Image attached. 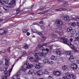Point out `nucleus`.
Segmentation results:
<instances>
[{
  "mask_svg": "<svg viewBox=\"0 0 79 79\" xmlns=\"http://www.w3.org/2000/svg\"><path fill=\"white\" fill-rule=\"evenodd\" d=\"M76 35L77 36V37H79V31L76 33Z\"/></svg>",
  "mask_w": 79,
  "mask_h": 79,
  "instance_id": "obj_52",
  "label": "nucleus"
},
{
  "mask_svg": "<svg viewBox=\"0 0 79 79\" xmlns=\"http://www.w3.org/2000/svg\"><path fill=\"white\" fill-rule=\"evenodd\" d=\"M74 16H73V15H71L70 16V18H71V20H75V18H74Z\"/></svg>",
  "mask_w": 79,
  "mask_h": 79,
  "instance_id": "obj_36",
  "label": "nucleus"
},
{
  "mask_svg": "<svg viewBox=\"0 0 79 79\" xmlns=\"http://www.w3.org/2000/svg\"><path fill=\"white\" fill-rule=\"evenodd\" d=\"M41 29H44V27L43 25H42L41 26Z\"/></svg>",
  "mask_w": 79,
  "mask_h": 79,
  "instance_id": "obj_54",
  "label": "nucleus"
},
{
  "mask_svg": "<svg viewBox=\"0 0 79 79\" xmlns=\"http://www.w3.org/2000/svg\"><path fill=\"white\" fill-rule=\"evenodd\" d=\"M5 77V79H7V77L6 76H5V77L2 76V79H4Z\"/></svg>",
  "mask_w": 79,
  "mask_h": 79,
  "instance_id": "obj_49",
  "label": "nucleus"
},
{
  "mask_svg": "<svg viewBox=\"0 0 79 79\" xmlns=\"http://www.w3.org/2000/svg\"><path fill=\"white\" fill-rule=\"evenodd\" d=\"M58 34L60 35H63V34L64 33L63 32H58Z\"/></svg>",
  "mask_w": 79,
  "mask_h": 79,
  "instance_id": "obj_45",
  "label": "nucleus"
},
{
  "mask_svg": "<svg viewBox=\"0 0 79 79\" xmlns=\"http://www.w3.org/2000/svg\"><path fill=\"white\" fill-rule=\"evenodd\" d=\"M11 79H16L15 78H14V77H11Z\"/></svg>",
  "mask_w": 79,
  "mask_h": 79,
  "instance_id": "obj_63",
  "label": "nucleus"
},
{
  "mask_svg": "<svg viewBox=\"0 0 79 79\" xmlns=\"http://www.w3.org/2000/svg\"><path fill=\"white\" fill-rule=\"evenodd\" d=\"M56 24L59 27V30H61L62 28L61 25H63L64 24V22L60 21H57L56 22Z\"/></svg>",
  "mask_w": 79,
  "mask_h": 79,
  "instance_id": "obj_5",
  "label": "nucleus"
},
{
  "mask_svg": "<svg viewBox=\"0 0 79 79\" xmlns=\"http://www.w3.org/2000/svg\"><path fill=\"white\" fill-rule=\"evenodd\" d=\"M76 32V30L74 29H72V30L71 31L70 33L74 35L75 34V33Z\"/></svg>",
  "mask_w": 79,
  "mask_h": 79,
  "instance_id": "obj_23",
  "label": "nucleus"
},
{
  "mask_svg": "<svg viewBox=\"0 0 79 79\" xmlns=\"http://www.w3.org/2000/svg\"><path fill=\"white\" fill-rule=\"evenodd\" d=\"M23 48L24 49H27L28 48V46L27 44L25 45Z\"/></svg>",
  "mask_w": 79,
  "mask_h": 79,
  "instance_id": "obj_43",
  "label": "nucleus"
},
{
  "mask_svg": "<svg viewBox=\"0 0 79 79\" xmlns=\"http://www.w3.org/2000/svg\"><path fill=\"white\" fill-rule=\"evenodd\" d=\"M73 28H72V27H70L68 28L67 29V31L68 32H71V31H72V29Z\"/></svg>",
  "mask_w": 79,
  "mask_h": 79,
  "instance_id": "obj_29",
  "label": "nucleus"
},
{
  "mask_svg": "<svg viewBox=\"0 0 79 79\" xmlns=\"http://www.w3.org/2000/svg\"><path fill=\"white\" fill-rule=\"evenodd\" d=\"M5 64L6 66V68H4L3 71H4V73L5 74H6L7 73L6 69H7V68L8 67V59H5Z\"/></svg>",
  "mask_w": 79,
  "mask_h": 79,
  "instance_id": "obj_6",
  "label": "nucleus"
},
{
  "mask_svg": "<svg viewBox=\"0 0 79 79\" xmlns=\"http://www.w3.org/2000/svg\"><path fill=\"white\" fill-rule=\"evenodd\" d=\"M67 78V79H71V74L69 73H67L65 74V76Z\"/></svg>",
  "mask_w": 79,
  "mask_h": 79,
  "instance_id": "obj_17",
  "label": "nucleus"
},
{
  "mask_svg": "<svg viewBox=\"0 0 79 79\" xmlns=\"http://www.w3.org/2000/svg\"><path fill=\"white\" fill-rule=\"evenodd\" d=\"M76 25L78 27H79V22H77L76 23Z\"/></svg>",
  "mask_w": 79,
  "mask_h": 79,
  "instance_id": "obj_50",
  "label": "nucleus"
},
{
  "mask_svg": "<svg viewBox=\"0 0 79 79\" xmlns=\"http://www.w3.org/2000/svg\"><path fill=\"white\" fill-rule=\"evenodd\" d=\"M76 63L77 64H79V59H77L76 60Z\"/></svg>",
  "mask_w": 79,
  "mask_h": 79,
  "instance_id": "obj_51",
  "label": "nucleus"
},
{
  "mask_svg": "<svg viewBox=\"0 0 79 79\" xmlns=\"http://www.w3.org/2000/svg\"><path fill=\"white\" fill-rule=\"evenodd\" d=\"M40 24H42L44 23V22L43 21H41V22H40Z\"/></svg>",
  "mask_w": 79,
  "mask_h": 79,
  "instance_id": "obj_59",
  "label": "nucleus"
},
{
  "mask_svg": "<svg viewBox=\"0 0 79 79\" xmlns=\"http://www.w3.org/2000/svg\"><path fill=\"white\" fill-rule=\"evenodd\" d=\"M55 41H56V40H55L54 39L51 40L52 42H55Z\"/></svg>",
  "mask_w": 79,
  "mask_h": 79,
  "instance_id": "obj_56",
  "label": "nucleus"
},
{
  "mask_svg": "<svg viewBox=\"0 0 79 79\" xmlns=\"http://www.w3.org/2000/svg\"><path fill=\"white\" fill-rule=\"evenodd\" d=\"M15 0H12L9 4H8L9 7L10 8L13 7V4L15 3Z\"/></svg>",
  "mask_w": 79,
  "mask_h": 79,
  "instance_id": "obj_10",
  "label": "nucleus"
},
{
  "mask_svg": "<svg viewBox=\"0 0 79 79\" xmlns=\"http://www.w3.org/2000/svg\"><path fill=\"white\" fill-rule=\"evenodd\" d=\"M8 1L9 0H3V2H2V1H1V3H2V4H4V3H8Z\"/></svg>",
  "mask_w": 79,
  "mask_h": 79,
  "instance_id": "obj_25",
  "label": "nucleus"
},
{
  "mask_svg": "<svg viewBox=\"0 0 79 79\" xmlns=\"http://www.w3.org/2000/svg\"><path fill=\"white\" fill-rule=\"evenodd\" d=\"M29 59L30 60L31 62H33V61H34V58L33 57H29Z\"/></svg>",
  "mask_w": 79,
  "mask_h": 79,
  "instance_id": "obj_27",
  "label": "nucleus"
},
{
  "mask_svg": "<svg viewBox=\"0 0 79 79\" xmlns=\"http://www.w3.org/2000/svg\"><path fill=\"white\" fill-rule=\"evenodd\" d=\"M48 64H53V62L49 61L48 62Z\"/></svg>",
  "mask_w": 79,
  "mask_h": 79,
  "instance_id": "obj_41",
  "label": "nucleus"
},
{
  "mask_svg": "<svg viewBox=\"0 0 79 79\" xmlns=\"http://www.w3.org/2000/svg\"><path fill=\"white\" fill-rule=\"evenodd\" d=\"M27 53L26 52V51H24L23 52V54L22 55H21V57H19L17 60V61H18V60H19V59H21V58H22V57H24V56H25L24 55H27Z\"/></svg>",
  "mask_w": 79,
  "mask_h": 79,
  "instance_id": "obj_14",
  "label": "nucleus"
},
{
  "mask_svg": "<svg viewBox=\"0 0 79 79\" xmlns=\"http://www.w3.org/2000/svg\"><path fill=\"white\" fill-rule=\"evenodd\" d=\"M58 1L59 2H62V1H63V0H58Z\"/></svg>",
  "mask_w": 79,
  "mask_h": 79,
  "instance_id": "obj_60",
  "label": "nucleus"
},
{
  "mask_svg": "<svg viewBox=\"0 0 79 79\" xmlns=\"http://www.w3.org/2000/svg\"><path fill=\"white\" fill-rule=\"evenodd\" d=\"M36 73L37 74V75L38 76H41L42 75H43V74H44V72H43V71L42 70H39L37 71Z\"/></svg>",
  "mask_w": 79,
  "mask_h": 79,
  "instance_id": "obj_13",
  "label": "nucleus"
},
{
  "mask_svg": "<svg viewBox=\"0 0 79 79\" xmlns=\"http://www.w3.org/2000/svg\"><path fill=\"white\" fill-rule=\"evenodd\" d=\"M62 79H68V78H67L66 77H65V76H64L62 77Z\"/></svg>",
  "mask_w": 79,
  "mask_h": 79,
  "instance_id": "obj_55",
  "label": "nucleus"
},
{
  "mask_svg": "<svg viewBox=\"0 0 79 79\" xmlns=\"http://www.w3.org/2000/svg\"><path fill=\"white\" fill-rule=\"evenodd\" d=\"M51 58L52 60H54V61H55L56 60H57V57L54 56H51Z\"/></svg>",
  "mask_w": 79,
  "mask_h": 79,
  "instance_id": "obj_21",
  "label": "nucleus"
},
{
  "mask_svg": "<svg viewBox=\"0 0 79 79\" xmlns=\"http://www.w3.org/2000/svg\"><path fill=\"white\" fill-rule=\"evenodd\" d=\"M56 54H57V55H61V52L60 51V49H57L56 51Z\"/></svg>",
  "mask_w": 79,
  "mask_h": 79,
  "instance_id": "obj_16",
  "label": "nucleus"
},
{
  "mask_svg": "<svg viewBox=\"0 0 79 79\" xmlns=\"http://www.w3.org/2000/svg\"><path fill=\"white\" fill-rule=\"evenodd\" d=\"M53 79V77L52 76H49L48 77V79Z\"/></svg>",
  "mask_w": 79,
  "mask_h": 79,
  "instance_id": "obj_47",
  "label": "nucleus"
},
{
  "mask_svg": "<svg viewBox=\"0 0 79 79\" xmlns=\"http://www.w3.org/2000/svg\"><path fill=\"white\" fill-rule=\"evenodd\" d=\"M19 10H20V9H18L16 11V13H17V15H18V13H19Z\"/></svg>",
  "mask_w": 79,
  "mask_h": 79,
  "instance_id": "obj_44",
  "label": "nucleus"
},
{
  "mask_svg": "<svg viewBox=\"0 0 79 79\" xmlns=\"http://www.w3.org/2000/svg\"><path fill=\"white\" fill-rule=\"evenodd\" d=\"M75 40L76 41H77V40H79V36L78 37H75L74 38Z\"/></svg>",
  "mask_w": 79,
  "mask_h": 79,
  "instance_id": "obj_42",
  "label": "nucleus"
},
{
  "mask_svg": "<svg viewBox=\"0 0 79 79\" xmlns=\"http://www.w3.org/2000/svg\"><path fill=\"white\" fill-rule=\"evenodd\" d=\"M64 19L65 21H69V17L68 15H65L64 17Z\"/></svg>",
  "mask_w": 79,
  "mask_h": 79,
  "instance_id": "obj_18",
  "label": "nucleus"
},
{
  "mask_svg": "<svg viewBox=\"0 0 79 79\" xmlns=\"http://www.w3.org/2000/svg\"><path fill=\"white\" fill-rule=\"evenodd\" d=\"M69 26H72V27H75L76 24L75 22H73V23L70 22L68 24Z\"/></svg>",
  "mask_w": 79,
  "mask_h": 79,
  "instance_id": "obj_15",
  "label": "nucleus"
},
{
  "mask_svg": "<svg viewBox=\"0 0 79 79\" xmlns=\"http://www.w3.org/2000/svg\"><path fill=\"white\" fill-rule=\"evenodd\" d=\"M62 69L63 70H67L68 69V67L66 65H64L62 66Z\"/></svg>",
  "mask_w": 79,
  "mask_h": 79,
  "instance_id": "obj_26",
  "label": "nucleus"
},
{
  "mask_svg": "<svg viewBox=\"0 0 79 79\" xmlns=\"http://www.w3.org/2000/svg\"><path fill=\"white\" fill-rule=\"evenodd\" d=\"M47 15L48 16H51V15H50V14L49 13H48V15Z\"/></svg>",
  "mask_w": 79,
  "mask_h": 79,
  "instance_id": "obj_64",
  "label": "nucleus"
},
{
  "mask_svg": "<svg viewBox=\"0 0 79 79\" xmlns=\"http://www.w3.org/2000/svg\"><path fill=\"white\" fill-rule=\"evenodd\" d=\"M47 39V37H42V40H43V42H44L45 41V40H46Z\"/></svg>",
  "mask_w": 79,
  "mask_h": 79,
  "instance_id": "obj_38",
  "label": "nucleus"
},
{
  "mask_svg": "<svg viewBox=\"0 0 79 79\" xmlns=\"http://www.w3.org/2000/svg\"><path fill=\"white\" fill-rule=\"evenodd\" d=\"M39 64L40 68H42L44 66V64H43V63H39Z\"/></svg>",
  "mask_w": 79,
  "mask_h": 79,
  "instance_id": "obj_31",
  "label": "nucleus"
},
{
  "mask_svg": "<svg viewBox=\"0 0 79 79\" xmlns=\"http://www.w3.org/2000/svg\"><path fill=\"white\" fill-rule=\"evenodd\" d=\"M48 53V51H43L42 52H39L38 51H35V52L33 53V54H34V55L35 57L37 60H39L40 59L39 58V57L38 56V55L37 54H39V56H44L45 57L47 56V54Z\"/></svg>",
  "mask_w": 79,
  "mask_h": 79,
  "instance_id": "obj_3",
  "label": "nucleus"
},
{
  "mask_svg": "<svg viewBox=\"0 0 79 79\" xmlns=\"http://www.w3.org/2000/svg\"><path fill=\"white\" fill-rule=\"evenodd\" d=\"M48 59H44L43 60V63H47L48 64Z\"/></svg>",
  "mask_w": 79,
  "mask_h": 79,
  "instance_id": "obj_30",
  "label": "nucleus"
},
{
  "mask_svg": "<svg viewBox=\"0 0 79 79\" xmlns=\"http://www.w3.org/2000/svg\"><path fill=\"white\" fill-rule=\"evenodd\" d=\"M47 11L42 12L38 13V15H42V14H45V13H47Z\"/></svg>",
  "mask_w": 79,
  "mask_h": 79,
  "instance_id": "obj_33",
  "label": "nucleus"
},
{
  "mask_svg": "<svg viewBox=\"0 0 79 79\" xmlns=\"http://www.w3.org/2000/svg\"><path fill=\"white\" fill-rule=\"evenodd\" d=\"M52 8H50V7H47L45 9V10L48 11V10H52Z\"/></svg>",
  "mask_w": 79,
  "mask_h": 79,
  "instance_id": "obj_46",
  "label": "nucleus"
},
{
  "mask_svg": "<svg viewBox=\"0 0 79 79\" xmlns=\"http://www.w3.org/2000/svg\"><path fill=\"white\" fill-rule=\"evenodd\" d=\"M60 60L62 61H64L66 60V59L64 57H62L60 58Z\"/></svg>",
  "mask_w": 79,
  "mask_h": 79,
  "instance_id": "obj_34",
  "label": "nucleus"
},
{
  "mask_svg": "<svg viewBox=\"0 0 79 79\" xmlns=\"http://www.w3.org/2000/svg\"><path fill=\"white\" fill-rule=\"evenodd\" d=\"M27 35L28 36H29V35H30V33L29 32H27Z\"/></svg>",
  "mask_w": 79,
  "mask_h": 79,
  "instance_id": "obj_57",
  "label": "nucleus"
},
{
  "mask_svg": "<svg viewBox=\"0 0 79 79\" xmlns=\"http://www.w3.org/2000/svg\"><path fill=\"white\" fill-rule=\"evenodd\" d=\"M60 40H61V42H63L64 44H66L67 45H70L71 48H72L73 50L74 51L75 53L78 52V51L74 48V46L73 45L67 38L62 37L60 39Z\"/></svg>",
  "mask_w": 79,
  "mask_h": 79,
  "instance_id": "obj_2",
  "label": "nucleus"
},
{
  "mask_svg": "<svg viewBox=\"0 0 79 79\" xmlns=\"http://www.w3.org/2000/svg\"><path fill=\"white\" fill-rule=\"evenodd\" d=\"M26 65H27L26 67L22 66L19 70L17 73V74L16 75V77H19V76L23 74V73H24L27 69H30L31 68L33 67V65L31 64H30L28 62L26 63ZM28 65V66H27Z\"/></svg>",
  "mask_w": 79,
  "mask_h": 79,
  "instance_id": "obj_1",
  "label": "nucleus"
},
{
  "mask_svg": "<svg viewBox=\"0 0 79 79\" xmlns=\"http://www.w3.org/2000/svg\"><path fill=\"white\" fill-rule=\"evenodd\" d=\"M71 76L73 79H75L76 78V74L74 73H72Z\"/></svg>",
  "mask_w": 79,
  "mask_h": 79,
  "instance_id": "obj_28",
  "label": "nucleus"
},
{
  "mask_svg": "<svg viewBox=\"0 0 79 79\" xmlns=\"http://www.w3.org/2000/svg\"><path fill=\"white\" fill-rule=\"evenodd\" d=\"M66 10H67V11H71V10L69 9H67L66 8H65V7H64V8H60L56 10L57 11H66Z\"/></svg>",
  "mask_w": 79,
  "mask_h": 79,
  "instance_id": "obj_8",
  "label": "nucleus"
},
{
  "mask_svg": "<svg viewBox=\"0 0 79 79\" xmlns=\"http://www.w3.org/2000/svg\"><path fill=\"white\" fill-rule=\"evenodd\" d=\"M32 32H34V33H36V32H37H37H38V31H37L35 29H33L32 30Z\"/></svg>",
  "mask_w": 79,
  "mask_h": 79,
  "instance_id": "obj_39",
  "label": "nucleus"
},
{
  "mask_svg": "<svg viewBox=\"0 0 79 79\" xmlns=\"http://www.w3.org/2000/svg\"><path fill=\"white\" fill-rule=\"evenodd\" d=\"M71 67L73 69L76 70L78 68V66L76 63H72L71 64Z\"/></svg>",
  "mask_w": 79,
  "mask_h": 79,
  "instance_id": "obj_7",
  "label": "nucleus"
},
{
  "mask_svg": "<svg viewBox=\"0 0 79 79\" xmlns=\"http://www.w3.org/2000/svg\"><path fill=\"white\" fill-rule=\"evenodd\" d=\"M44 74H49V73L48 71L45 70L44 71Z\"/></svg>",
  "mask_w": 79,
  "mask_h": 79,
  "instance_id": "obj_40",
  "label": "nucleus"
},
{
  "mask_svg": "<svg viewBox=\"0 0 79 79\" xmlns=\"http://www.w3.org/2000/svg\"><path fill=\"white\" fill-rule=\"evenodd\" d=\"M32 24L33 25H38V26H40V25L37 23H33Z\"/></svg>",
  "mask_w": 79,
  "mask_h": 79,
  "instance_id": "obj_53",
  "label": "nucleus"
},
{
  "mask_svg": "<svg viewBox=\"0 0 79 79\" xmlns=\"http://www.w3.org/2000/svg\"><path fill=\"white\" fill-rule=\"evenodd\" d=\"M38 34L39 35H40V36H42V32L40 31H38L37 32Z\"/></svg>",
  "mask_w": 79,
  "mask_h": 79,
  "instance_id": "obj_32",
  "label": "nucleus"
},
{
  "mask_svg": "<svg viewBox=\"0 0 79 79\" xmlns=\"http://www.w3.org/2000/svg\"><path fill=\"white\" fill-rule=\"evenodd\" d=\"M28 30H26L25 29H23V33H26L27 31H28Z\"/></svg>",
  "mask_w": 79,
  "mask_h": 79,
  "instance_id": "obj_48",
  "label": "nucleus"
},
{
  "mask_svg": "<svg viewBox=\"0 0 79 79\" xmlns=\"http://www.w3.org/2000/svg\"><path fill=\"white\" fill-rule=\"evenodd\" d=\"M69 60L72 63H73V62H74V61H75V60H76V58L74 56H71L69 58Z\"/></svg>",
  "mask_w": 79,
  "mask_h": 79,
  "instance_id": "obj_11",
  "label": "nucleus"
},
{
  "mask_svg": "<svg viewBox=\"0 0 79 79\" xmlns=\"http://www.w3.org/2000/svg\"><path fill=\"white\" fill-rule=\"evenodd\" d=\"M50 43H44L42 46H40V50H42L43 52L45 51H49V49L51 50L52 48L51 47V45H50Z\"/></svg>",
  "mask_w": 79,
  "mask_h": 79,
  "instance_id": "obj_4",
  "label": "nucleus"
},
{
  "mask_svg": "<svg viewBox=\"0 0 79 79\" xmlns=\"http://www.w3.org/2000/svg\"><path fill=\"white\" fill-rule=\"evenodd\" d=\"M68 5H69V2H65L63 4V5H65V6H68Z\"/></svg>",
  "mask_w": 79,
  "mask_h": 79,
  "instance_id": "obj_37",
  "label": "nucleus"
},
{
  "mask_svg": "<svg viewBox=\"0 0 79 79\" xmlns=\"http://www.w3.org/2000/svg\"><path fill=\"white\" fill-rule=\"evenodd\" d=\"M15 66V64H13V65L11 68L10 69L9 71V75H10V74H11V71H12V70L13 69V66Z\"/></svg>",
  "mask_w": 79,
  "mask_h": 79,
  "instance_id": "obj_35",
  "label": "nucleus"
},
{
  "mask_svg": "<svg viewBox=\"0 0 79 79\" xmlns=\"http://www.w3.org/2000/svg\"><path fill=\"white\" fill-rule=\"evenodd\" d=\"M34 70L33 69H31L28 72V74H30L31 75L34 74Z\"/></svg>",
  "mask_w": 79,
  "mask_h": 79,
  "instance_id": "obj_19",
  "label": "nucleus"
},
{
  "mask_svg": "<svg viewBox=\"0 0 79 79\" xmlns=\"http://www.w3.org/2000/svg\"><path fill=\"white\" fill-rule=\"evenodd\" d=\"M33 79H37V77H33Z\"/></svg>",
  "mask_w": 79,
  "mask_h": 79,
  "instance_id": "obj_61",
  "label": "nucleus"
},
{
  "mask_svg": "<svg viewBox=\"0 0 79 79\" xmlns=\"http://www.w3.org/2000/svg\"><path fill=\"white\" fill-rule=\"evenodd\" d=\"M53 74L54 76H56L58 77V76H60L61 73L59 71H56L54 72L53 73Z\"/></svg>",
  "mask_w": 79,
  "mask_h": 79,
  "instance_id": "obj_12",
  "label": "nucleus"
},
{
  "mask_svg": "<svg viewBox=\"0 0 79 79\" xmlns=\"http://www.w3.org/2000/svg\"><path fill=\"white\" fill-rule=\"evenodd\" d=\"M7 33V31H4V34H6Z\"/></svg>",
  "mask_w": 79,
  "mask_h": 79,
  "instance_id": "obj_58",
  "label": "nucleus"
},
{
  "mask_svg": "<svg viewBox=\"0 0 79 79\" xmlns=\"http://www.w3.org/2000/svg\"><path fill=\"white\" fill-rule=\"evenodd\" d=\"M35 67L36 69H39L40 68L39 63H37L36 64H35Z\"/></svg>",
  "mask_w": 79,
  "mask_h": 79,
  "instance_id": "obj_24",
  "label": "nucleus"
},
{
  "mask_svg": "<svg viewBox=\"0 0 79 79\" xmlns=\"http://www.w3.org/2000/svg\"><path fill=\"white\" fill-rule=\"evenodd\" d=\"M9 8H10L9 7V5H8V6L5 5L3 6V8L4 10H6V11L8 10V9H9Z\"/></svg>",
  "mask_w": 79,
  "mask_h": 79,
  "instance_id": "obj_20",
  "label": "nucleus"
},
{
  "mask_svg": "<svg viewBox=\"0 0 79 79\" xmlns=\"http://www.w3.org/2000/svg\"><path fill=\"white\" fill-rule=\"evenodd\" d=\"M63 54L66 55H71L73 54V51H65L63 52Z\"/></svg>",
  "mask_w": 79,
  "mask_h": 79,
  "instance_id": "obj_9",
  "label": "nucleus"
},
{
  "mask_svg": "<svg viewBox=\"0 0 79 79\" xmlns=\"http://www.w3.org/2000/svg\"><path fill=\"white\" fill-rule=\"evenodd\" d=\"M73 39H70V42H72V41H73Z\"/></svg>",
  "mask_w": 79,
  "mask_h": 79,
  "instance_id": "obj_62",
  "label": "nucleus"
},
{
  "mask_svg": "<svg viewBox=\"0 0 79 79\" xmlns=\"http://www.w3.org/2000/svg\"><path fill=\"white\" fill-rule=\"evenodd\" d=\"M52 38H54V39H56L58 37L57 35H55L54 33L52 34Z\"/></svg>",
  "mask_w": 79,
  "mask_h": 79,
  "instance_id": "obj_22",
  "label": "nucleus"
}]
</instances>
